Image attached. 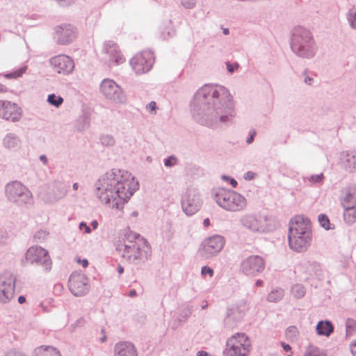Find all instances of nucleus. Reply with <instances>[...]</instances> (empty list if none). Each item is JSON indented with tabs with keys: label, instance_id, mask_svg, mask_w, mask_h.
<instances>
[{
	"label": "nucleus",
	"instance_id": "nucleus-35",
	"mask_svg": "<svg viewBox=\"0 0 356 356\" xmlns=\"http://www.w3.org/2000/svg\"><path fill=\"white\" fill-rule=\"evenodd\" d=\"M306 293L305 288L300 284H294L291 287V293L296 298H302Z\"/></svg>",
	"mask_w": 356,
	"mask_h": 356
},
{
	"label": "nucleus",
	"instance_id": "nucleus-9",
	"mask_svg": "<svg viewBox=\"0 0 356 356\" xmlns=\"http://www.w3.org/2000/svg\"><path fill=\"white\" fill-rule=\"evenodd\" d=\"M22 264L23 266L27 264L40 266L45 271H49L52 267V261L48 251L38 245L28 248L24 258L22 260Z\"/></svg>",
	"mask_w": 356,
	"mask_h": 356
},
{
	"label": "nucleus",
	"instance_id": "nucleus-27",
	"mask_svg": "<svg viewBox=\"0 0 356 356\" xmlns=\"http://www.w3.org/2000/svg\"><path fill=\"white\" fill-rule=\"evenodd\" d=\"M300 270L310 277H320L322 275L321 266L315 261H307L302 263L300 266Z\"/></svg>",
	"mask_w": 356,
	"mask_h": 356
},
{
	"label": "nucleus",
	"instance_id": "nucleus-21",
	"mask_svg": "<svg viewBox=\"0 0 356 356\" xmlns=\"http://www.w3.org/2000/svg\"><path fill=\"white\" fill-rule=\"evenodd\" d=\"M240 222L243 227L252 232L264 233L268 231L265 221L252 214L243 216Z\"/></svg>",
	"mask_w": 356,
	"mask_h": 356
},
{
	"label": "nucleus",
	"instance_id": "nucleus-33",
	"mask_svg": "<svg viewBox=\"0 0 356 356\" xmlns=\"http://www.w3.org/2000/svg\"><path fill=\"white\" fill-rule=\"evenodd\" d=\"M343 218L347 224L352 225L356 221V206L343 207Z\"/></svg>",
	"mask_w": 356,
	"mask_h": 356
},
{
	"label": "nucleus",
	"instance_id": "nucleus-5",
	"mask_svg": "<svg viewBox=\"0 0 356 356\" xmlns=\"http://www.w3.org/2000/svg\"><path fill=\"white\" fill-rule=\"evenodd\" d=\"M290 47L292 52L302 59L313 58L318 51L312 33L308 29L301 26L293 29Z\"/></svg>",
	"mask_w": 356,
	"mask_h": 356
},
{
	"label": "nucleus",
	"instance_id": "nucleus-4",
	"mask_svg": "<svg viewBox=\"0 0 356 356\" xmlns=\"http://www.w3.org/2000/svg\"><path fill=\"white\" fill-rule=\"evenodd\" d=\"M289 248L297 252H305L312 244V231L309 218L296 216L291 218L288 232Z\"/></svg>",
	"mask_w": 356,
	"mask_h": 356
},
{
	"label": "nucleus",
	"instance_id": "nucleus-46",
	"mask_svg": "<svg viewBox=\"0 0 356 356\" xmlns=\"http://www.w3.org/2000/svg\"><path fill=\"white\" fill-rule=\"evenodd\" d=\"M201 275L203 277L208 275L210 278H211L214 275V271L211 267L204 266L201 268Z\"/></svg>",
	"mask_w": 356,
	"mask_h": 356
},
{
	"label": "nucleus",
	"instance_id": "nucleus-42",
	"mask_svg": "<svg viewBox=\"0 0 356 356\" xmlns=\"http://www.w3.org/2000/svg\"><path fill=\"white\" fill-rule=\"evenodd\" d=\"M314 76L315 75L309 72L307 69L302 72L303 81L307 86H312L314 83Z\"/></svg>",
	"mask_w": 356,
	"mask_h": 356
},
{
	"label": "nucleus",
	"instance_id": "nucleus-54",
	"mask_svg": "<svg viewBox=\"0 0 356 356\" xmlns=\"http://www.w3.org/2000/svg\"><path fill=\"white\" fill-rule=\"evenodd\" d=\"M350 351L353 356H356V340L350 344Z\"/></svg>",
	"mask_w": 356,
	"mask_h": 356
},
{
	"label": "nucleus",
	"instance_id": "nucleus-16",
	"mask_svg": "<svg viewBox=\"0 0 356 356\" xmlns=\"http://www.w3.org/2000/svg\"><path fill=\"white\" fill-rule=\"evenodd\" d=\"M103 54V60L109 67L120 65L125 61L119 47L112 41H108L104 44Z\"/></svg>",
	"mask_w": 356,
	"mask_h": 356
},
{
	"label": "nucleus",
	"instance_id": "nucleus-34",
	"mask_svg": "<svg viewBox=\"0 0 356 356\" xmlns=\"http://www.w3.org/2000/svg\"><path fill=\"white\" fill-rule=\"evenodd\" d=\"M284 296V291L281 288H277L271 291L268 296L267 300L269 302H277L280 301Z\"/></svg>",
	"mask_w": 356,
	"mask_h": 356
},
{
	"label": "nucleus",
	"instance_id": "nucleus-11",
	"mask_svg": "<svg viewBox=\"0 0 356 356\" xmlns=\"http://www.w3.org/2000/svg\"><path fill=\"white\" fill-rule=\"evenodd\" d=\"M225 244V239L220 235H213L204 238L201 243L198 253L204 259H210L218 255Z\"/></svg>",
	"mask_w": 356,
	"mask_h": 356
},
{
	"label": "nucleus",
	"instance_id": "nucleus-37",
	"mask_svg": "<svg viewBox=\"0 0 356 356\" xmlns=\"http://www.w3.org/2000/svg\"><path fill=\"white\" fill-rule=\"evenodd\" d=\"M99 140L101 144L106 147H113L115 144V140L111 134H102Z\"/></svg>",
	"mask_w": 356,
	"mask_h": 356
},
{
	"label": "nucleus",
	"instance_id": "nucleus-53",
	"mask_svg": "<svg viewBox=\"0 0 356 356\" xmlns=\"http://www.w3.org/2000/svg\"><path fill=\"white\" fill-rule=\"evenodd\" d=\"M156 108V104L155 102H151L150 103H149L147 106V109L149 111V112H152V111H155Z\"/></svg>",
	"mask_w": 356,
	"mask_h": 356
},
{
	"label": "nucleus",
	"instance_id": "nucleus-14",
	"mask_svg": "<svg viewBox=\"0 0 356 356\" xmlns=\"http://www.w3.org/2000/svg\"><path fill=\"white\" fill-rule=\"evenodd\" d=\"M16 283L15 275L5 271L0 275V302L6 304L14 297Z\"/></svg>",
	"mask_w": 356,
	"mask_h": 356
},
{
	"label": "nucleus",
	"instance_id": "nucleus-18",
	"mask_svg": "<svg viewBox=\"0 0 356 356\" xmlns=\"http://www.w3.org/2000/svg\"><path fill=\"white\" fill-rule=\"evenodd\" d=\"M49 63L54 71L62 75L72 74L74 69L73 59L65 54L55 56L50 58Z\"/></svg>",
	"mask_w": 356,
	"mask_h": 356
},
{
	"label": "nucleus",
	"instance_id": "nucleus-62",
	"mask_svg": "<svg viewBox=\"0 0 356 356\" xmlns=\"http://www.w3.org/2000/svg\"><path fill=\"white\" fill-rule=\"evenodd\" d=\"M26 302V298L23 296H20L19 298H18V302L19 304H23Z\"/></svg>",
	"mask_w": 356,
	"mask_h": 356
},
{
	"label": "nucleus",
	"instance_id": "nucleus-8",
	"mask_svg": "<svg viewBox=\"0 0 356 356\" xmlns=\"http://www.w3.org/2000/svg\"><path fill=\"white\" fill-rule=\"evenodd\" d=\"M251 349V341L245 333H236L226 343L223 356H248Z\"/></svg>",
	"mask_w": 356,
	"mask_h": 356
},
{
	"label": "nucleus",
	"instance_id": "nucleus-15",
	"mask_svg": "<svg viewBox=\"0 0 356 356\" xmlns=\"http://www.w3.org/2000/svg\"><path fill=\"white\" fill-rule=\"evenodd\" d=\"M154 63V56L149 50L136 54L131 60L130 65L137 74L149 72Z\"/></svg>",
	"mask_w": 356,
	"mask_h": 356
},
{
	"label": "nucleus",
	"instance_id": "nucleus-7",
	"mask_svg": "<svg viewBox=\"0 0 356 356\" xmlns=\"http://www.w3.org/2000/svg\"><path fill=\"white\" fill-rule=\"evenodd\" d=\"M5 195L8 200L18 206H24L33 202L31 191L19 181H12L5 186Z\"/></svg>",
	"mask_w": 356,
	"mask_h": 356
},
{
	"label": "nucleus",
	"instance_id": "nucleus-40",
	"mask_svg": "<svg viewBox=\"0 0 356 356\" xmlns=\"http://www.w3.org/2000/svg\"><path fill=\"white\" fill-rule=\"evenodd\" d=\"M305 179H307L311 185L321 184L323 182L325 176L323 173H320L318 175H310Z\"/></svg>",
	"mask_w": 356,
	"mask_h": 356
},
{
	"label": "nucleus",
	"instance_id": "nucleus-52",
	"mask_svg": "<svg viewBox=\"0 0 356 356\" xmlns=\"http://www.w3.org/2000/svg\"><path fill=\"white\" fill-rule=\"evenodd\" d=\"M79 229L81 230L82 229H84V232L86 234H90L91 232V229L90 228V227H88L87 225V224L84 222H81L80 224H79Z\"/></svg>",
	"mask_w": 356,
	"mask_h": 356
},
{
	"label": "nucleus",
	"instance_id": "nucleus-36",
	"mask_svg": "<svg viewBox=\"0 0 356 356\" xmlns=\"http://www.w3.org/2000/svg\"><path fill=\"white\" fill-rule=\"evenodd\" d=\"M318 222L322 227L326 230L333 229L334 225L331 224L328 217L325 214H320L318 217Z\"/></svg>",
	"mask_w": 356,
	"mask_h": 356
},
{
	"label": "nucleus",
	"instance_id": "nucleus-38",
	"mask_svg": "<svg viewBox=\"0 0 356 356\" xmlns=\"http://www.w3.org/2000/svg\"><path fill=\"white\" fill-rule=\"evenodd\" d=\"M63 98L55 94H50L47 97V102L49 104L58 108L63 103Z\"/></svg>",
	"mask_w": 356,
	"mask_h": 356
},
{
	"label": "nucleus",
	"instance_id": "nucleus-41",
	"mask_svg": "<svg viewBox=\"0 0 356 356\" xmlns=\"http://www.w3.org/2000/svg\"><path fill=\"white\" fill-rule=\"evenodd\" d=\"M299 334V331L297 327L296 326H289L286 328L285 332L286 337L290 340H295L297 339Z\"/></svg>",
	"mask_w": 356,
	"mask_h": 356
},
{
	"label": "nucleus",
	"instance_id": "nucleus-51",
	"mask_svg": "<svg viewBox=\"0 0 356 356\" xmlns=\"http://www.w3.org/2000/svg\"><path fill=\"white\" fill-rule=\"evenodd\" d=\"M256 174L252 171L245 172L243 175V178L247 181L252 180L255 177Z\"/></svg>",
	"mask_w": 356,
	"mask_h": 356
},
{
	"label": "nucleus",
	"instance_id": "nucleus-20",
	"mask_svg": "<svg viewBox=\"0 0 356 356\" xmlns=\"http://www.w3.org/2000/svg\"><path fill=\"white\" fill-rule=\"evenodd\" d=\"M68 192V186L61 181H55L52 184L49 191L43 195L42 200L46 204H54L64 198Z\"/></svg>",
	"mask_w": 356,
	"mask_h": 356
},
{
	"label": "nucleus",
	"instance_id": "nucleus-56",
	"mask_svg": "<svg viewBox=\"0 0 356 356\" xmlns=\"http://www.w3.org/2000/svg\"><path fill=\"white\" fill-rule=\"evenodd\" d=\"M39 159L44 165L48 164V159L44 154H42L40 156Z\"/></svg>",
	"mask_w": 356,
	"mask_h": 356
},
{
	"label": "nucleus",
	"instance_id": "nucleus-6",
	"mask_svg": "<svg viewBox=\"0 0 356 356\" xmlns=\"http://www.w3.org/2000/svg\"><path fill=\"white\" fill-rule=\"evenodd\" d=\"M214 199L219 207L230 212L241 211L247 206L245 197L231 189H218L215 193Z\"/></svg>",
	"mask_w": 356,
	"mask_h": 356
},
{
	"label": "nucleus",
	"instance_id": "nucleus-44",
	"mask_svg": "<svg viewBox=\"0 0 356 356\" xmlns=\"http://www.w3.org/2000/svg\"><path fill=\"white\" fill-rule=\"evenodd\" d=\"M355 321L353 319H348L346 323V334L347 335H351L355 330Z\"/></svg>",
	"mask_w": 356,
	"mask_h": 356
},
{
	"label": "nucleus",
	"instance_id": "nucleus-47",
	"mask_svg": "<svg viewBox=\"0 0 356 356\" xmlns=\"http://www.w3.org/2000/svg\"><path fill=\"white\" fill-rule=\"evenodd\" d=\"M181 5L186 9H192L196 5V0H181Z\"/></svg>",
	"mask_w": 356,
	"mask_h": 356
},
{
	"label": "nucleus",
	"instance_id": "nucleus-48",
	"mask_svg": "<svg viewBox=\"0 0 356 356\" xmlns=\"http://www.w3.org/2000/svg\"><path fill=\"white\" fill-rule=\"evenodd\" d=\"M4 356H27L25 353L23 352L16 350V349H11L7 351Z\"/></svg>",
	"mask_w": 356,
	"mask_h": 356
},
{
	"label": "nucleus",
	"instance_id": "nucleus-19",
	"mask_svg": "<svg viewBox=\"0 0 356 356\" xmlns=\"http://www.w3.org/2000/svg\"><path fill=\"white\" fill-rule=\"evenodd\" d=\"M76 37V28L70 24L58 25L54 29V38L60 45H66L72 42Z\"/></svg>",
	"mask_w": 356,
	"mask_h": 356
},
{
	"label": "nucleus",
	"instance_id": "nucleus-50",
	"mask_svg": "<svg viewBox=\"0 0 356 356\" xmlns=\"http://www.w3.org/2000/svg\"><path fill=\"white\" fill-rule=\"evenodd\" d=\"M176 158L174 156H168L166 159H165L164 165L166 167H172L176 164Z\"/></svg>",
	"mask_w": 356,
	"mask_h": 356
},
{
	"label": "nucleus",
	"instance_id": "nucleus-3",
	"mask_svg": "<svg viewBox=\"0 0 356 356\" xmlns=\"http://www.w3.org/2000/svg\"><path fill=\"white\" fill-rule=\"evenodd\" d=\"M116 250L124 259L136 264L145 262L152 253L147 240L130 230L125 232Z\"/></svg>",
	"mask_w": 356,
	"mask_h": 356
},
{
	"label": "nucleus",
	"instance_id": "nucleus-23",
	"mask_svg": "<svg viewBox=\"0 0 356 356\" xmlns=\"http://www.w3.org/2000/svg\"><path fill=\"white\" fill-rule=\"evenodd\" d=\"M246 310V306L244 303L242 305H232L227 309L225 323L229 327H232L236 323L239 321L243 316Z\"/></svg>",
	"mask_w": 356,
	"mask_h": 356
},
{
	"label": "nucleus",
	"instance_id": "nucleus-28",
	"mask_svg": "<svg viewBox=\"0 0 356 356\" xmlns=\"http://www.w3.org/2000/svg\"><path fill=\"white\" fill-rule=\"evenodd\" d=\"M3 147L9 150H17L22 144L20 138L14 133H8L3 138Z\"/></svg>",
	"mask_w": 356,
	"mask_h": 356
},
{
	"label": "nucleus",
	"instance_id": "nucleus-60",
	"mask_svg": "<svg viewBox=\"0 0 356 356\" xmlns=\"http://www.w3.org/2000/svg\"><path fill=\"white\" fill-rule=\"evenodd\" d=\"M229 181L230 182L231 186L233 188H236L237 187L238 183H237L236 180H235L233 178H230Z\"/></svg>",
	"mask_w": 356,
	"mask_h": 356
},
{
	"label": "nucleus",
	"instance_id": "nucleus-2",
	"mask_svg": "<svg viewBox=\"0 0 356 356\" xmlns=\"http://www.w3.org/2000/svg\"><path fill=\"white\" fill-rule=\"evenodd\" d=\"M138 189V182L127 171L113 169L94 184V195L103 204L121 209Z\"/></svg>",
	"mask_w": 356,
	"mask_h": 356
},
{
	"label": "nucleus",
	"instance_id": "nucleus-1",
	"mask_svg": "<svg viewBox=\"0 0 356 356\" xmlns=\"http://www.w3.org/2000/svg\"><path fill=\"white\" fill-rule=\"evenodd\" d=\"M190 106L194 120L208 127L232 124L236 116L232 97L222 86L204 85L195 93Z\"/></svg>",
	"mask_w": 356,
	"mask_h": 356
},
{
	"label": "nucleus",
	"instance_id": "nucleus-57",
	"mask_svg": "<svg viewBox=\"0 0 356 356\" xmlns=\"http://www.w3.org/2000/svg\"><path fill=\"white\" fill-rule=\"evenodd\" d=\"M281 346L283 348L284 350L286 352H289L291 350V347L290 346V345L285 343L284 342H282Z\"/></svg>",
	"mask_w": 356,
	"mask_h": 356
},
{
	"label": "nucleus",
	"instance_id": "nucleus-58",
	"mask_svg": "<svg viewBox=\"0 0 356 356\" xmlns=\"http://www.w3.org/2000/svg\"><path fill=\"white\" fill-rule=\"evenodd\" d=\"M77 261H78L79 263L81 264L82 266H83V267H84V268L87 267V266H88V260H87V259H79L77 260Z\"/></svg>",
	"mask_w": 356,
	"mask_h": 356
},
{
	"label": "nucleus",
	"instance_id": "nucleus-30",
	"mask_svg": "<svg viewBox=\"0 0 356 356\" xmlns=\"http://www.w3.org/2000/svg\"><path fill=\"white\" fill-rule=\"evenodd\" d=\"M35 356H61L60 352L52 346H40L35 349Z\"/></svg>",
	"mask_w": 356,
	"mask_h": 356
},
{
	"label": "nucleus",
	"instance_id": "nucleus-26",
	"mask_svg": "<svg viewBox=\"0 0 356 356\" xmlns=\"http://www.w3.org/2000/svg\"><path fill=\"white\" fill-rule=\"evenodd\" d=\"M340 161L347 172H356V150L343 152L340 156Z\"/></svg>",
	"mask_w": 356,
	"mask_h": 356
},
{
	"label": "nucleus",
	"instance_id": "nucleus-13",
	"mask_svg": "<svg viewBox=\"0 0 356 356\" xmlns=\"http://www.w3.org/2000/svg\"><path fill=\"white\" fill-rule=\"evenodd\" d=\"M181 205L183 211L187 216L197 213L202 206V200L197 191L195 188H187L181 195Z\"/></svg>",
	"mask_w": 356,
	"mask_h": 356
},
{
	"label": "nucleus",
	"instance_id": "nucleus-24",
	"mask_svg": "<svg viewBox=\"0 0 356 356\" xmlns=\"http://www.w3.org/2000/svg\"><path fill=\"white\" fill-rule=\"evenodd\" d=\"M114 356H138L135 345L129 341H120L113 348Z\"/></svg>",
	"mask_w": 356,
	"mask_h": 356
},
{
	"label": "nucleus",
	"instance_id": "nucleus-43",
	"mask_svg": "<svg viewBox=\"0 0 356 356\" xmlns=\"http://www.w3.org/2000/svg\"><path fill=\"white\" fill-rule=\"evenodd\" d=\"M26 68V66H23L16 71L6 74L5 77L7 79H16L20 77L24 73H25Z\"/></svg>",
	"mask_w": 356,
	"mask_h": 356
},
{
	"label": "nucleus",
	"instance_id": "nucleus-49",
	"mask_svg": "<svg viewBox=\"0 0 356 356\" xmlns=\"http://www.w3.org/2000/svg\"><path fill=\"white\" fill-rule=\"evenodd\" d=\"M226 67H227V71L229 73L232 74L233 72H234V71L236 70H238V68L239 67V65L237 63H234L232 64L229 62H227Z\"/></svg>",
	"mask_w": 356,
	"mask_h": 356
},
{
	"label": "nucleus",
	"instance_id": "nucleus-10",
	"mask_svg": "<svg viewBox=\"0 0 356 356\" xmlns=\"http://www.w3.org/2000/svg\"><path fill=\"white\" fill-rule=\"evenodd\" d=\"M99 91L106 99L113 103L124 104L127 102L126 94L113 79H103L99 85Z\"/></svg>",
	"mask_w": 356,
	"mask_h": 356
},
{
	"label": "nucleus",
	"instance_id": "nucleus-17",
	"mask_svg": "<svg viewBox=\"0 0 356 356\" xmlns=\"http://www.w3.org/2000/svg\"><path fill=\"white\" fill-rule=\"evenodd\" d=\"M69 289L76 297L85 296L90 289L88 277L83 273L74 272L69 278Z\"/></svg>",
	"mask_w": 356,
	"mask_h": 356
},
{
	"label": "nucleus",
	"instance_id": "nucleus-25",
	"mask_svg": "<svg viewBox=\"0 0 356 356\" xmlns=\"http://www.w3.org/2000/svg\"><path fill=\"white\" fill-rule=\"evenodd\" d=\"M342 207L356 206V185L347 186L341 190L340 198Z\"/></svg>",
	"mask_w": 356,
	"mask_h": 356
},
{
	"label": "nucleus",
	"instance_id": "nucleus-55",
	"mask_svg": "<svg viewBox=\"0 0 356 356\" xmlns=\"http://www.w3.org/2000/svg\"><path fill=\"white\" fill-rule=\"evenodd\" d=\"M255 135H256V132L254 131H253L252 132V134H250V136L247 138L246 143L248 144L252 143L254 140V138Z\"/></svg>",
	"mask_w": 356,
	"mask_h": 356
},
{
	"label": "nucleus",
	"instance_id": "nucleus-63",
	"mask_svg": "<svg viewBox=\"0 0 356 356\" xmlns=\"http://www.w3.org/2000/svg\"><path fill=\"white\" fill-rule=\"evenodd\" d=\"M129 296L131 297V298L136 296V290L135 289L130 290L129 292Z\"/></svg>",
	"mask_w": 356,
	"mask_h": 356
},
{
	"label": "nucleus",
	"instance_id": "nucleus-45",
	"mask_svg": "<svg viewBox=\"0 0 356 356\" xmlns=\"http://www.w3.org/2000/svg\"><path fill=\"white\" fill-rule=\"evenodd\" d=\"M47 236L48 232L46 230L40 229L35 232L34 238L38 241L42 242L47 238Z\"/></svg>",
	"mask_w": 356,
	"mask_h": 356
},
{
	"label": "nucleus",
	"instance_id": "nucleus-22",
	"mask_svg": "<svg viewBox=\"0 0 356 356\" xmlns=\"http://www.w3.org/2000/svg\"><path fill=\"white\" fill-rule=\"evenodd\" d=\"M21 115V109L17 104L0 100V118L17 122L20 119Z\"/></svg>",
	"mask_w": 356,
	"mask_h": 356
},
{
	"label": "nucleus",
	"instance_id": "nucleus-32",
	"mask_svg": "<svg viewBox=\"0 0 356 356\" xmlns=\"http://www.w3.org/2000/svg\"><path fill=\"white\" fill-rule=\"evenodd\" d=\"M303 356H327V353L325 350L310 343L305 348Z\"/></svg>",
	"mask_w": 356,
	"mask_h": 356
},
{
	"label": "nucleus",
	"instance_id": "nucleus-12",
	"mask_svg": "<svg viewBox=\"0 0 356 356\" xmlns=\"http://www.w3.org/2000/svg\"><path fill=\"white\" fill-rule=\"evenodd\" d=\"M266 267L264 258L259 255H250L240 264V271L246 276L256 277L261 273Z\"/></svg>",
	"mask_w": 356,
	"mask_h": 356
},
{
	"label": "nucleus",
	"instance_id": "nucleus-29",
	"mask_svg": "<svg viewBox=\"0 0 356 356\" xmlns=\"http://www.w3.org/2000/svg\"><path fill=\"white\" fill-rule=\"evenodd\" d=\"M318 335L329 337L334 332V326L329 321H321L316 327Z\"/></svg>",
	"mask_w": 356,
	"mask_h": 356
},
{
	"label": "nucleus",
	"instance_id": "nucleus-61",
	"mask_svg": "<svg viewBox=\"0 0 356 356\" xmlns=\"http://www.w3.org/2000/svg\"><path fill=\"white\" fill-rule=\"evenodd\" d=\"M8 91V88L4 85L0 83V93L6 92Z\"/></svg>",
	"mask_w": 356,
	"mask_h": 356
},
{
	"label": "nucleus",
	"instance_id": "nucleus-39",
	"mask_svg": "<svg viewBox=\"0 0 356 356\" xmlns=\"http://www.w3.org/2000/svg\"><path fill=\"white\" fill-rule=\"evenodd\" d=\"M346 17L350 26L353 29H356V8L355 7L349 9L346 14Z\"/></svg>",
	"mask_w": 356,
	"mask_h": 356
},
{
	"label": "nucleus",
	"instance_id": "nucleus-59",
	"mask_svg": "<svg viewBox=\"0 0 356 356\" xmlns=\"http://www.w3.org/2000/svg\"><path fill=\"white\" fill-rule=\"evenodd\" d=\"M197 356H211V355L206 351L200 350L197 353Z\"/></svg>",
	"mask_w": 356,
	"mask_h": 356
},
{
	"label": "nucleus",
	"instance_id": "nucleus-64",
	"mask_svg": "<svg viewBox=\"0 0 356 356\" xmlns=\"http://www.w3.org/2000/svg\"><path fill=\"white\" fill-rule=\"evenodd\" d=\"M203 225L205 227H207L210 225V220L209 218H205L203 221Z\"/></svg>",
	"mask_w": 356,
	"mask_h": 356
},
{
	"label": "nucleus",
	"instance_id": "nucleus-31",
	"mask_svg": "<svg viewBox=\"0 0 356 356\" xmlns=\"http://www.w3.org/2000/svg\"><path fill=\"white\" fill-rule=\"evenodd\" d=\"M90 124V118L88 113H83L76 121L74 127L79 132L88 129Z\"/></svg>",
	"mask_w": 356,
	"mask_h": 356
}]
</instances>
